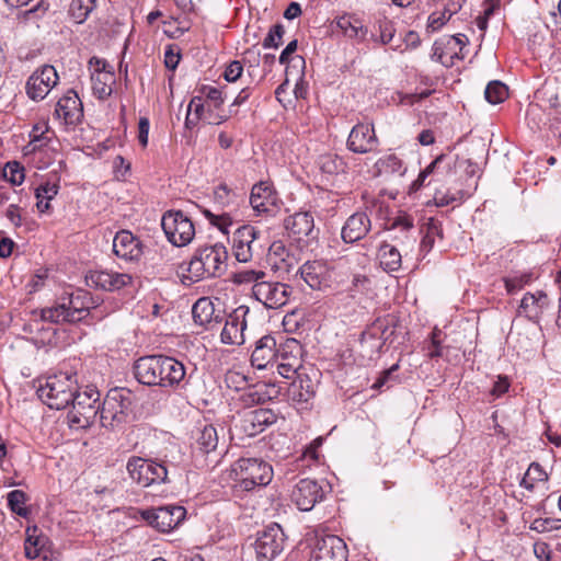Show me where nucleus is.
I'll list each match as a JSON object with an SVG mask.
<instances>
[{"label": "nucleus", "instance_id": "obj_35", "mask_svg": "<svg viewBox=\"0 0 561 561\" xmlns=\"http://www.w3.org/2000/svg\"><path fill=\"white\" fill-rule=\"evenodd\" d=\"M94 58L91 59V64ZM98 66L102 65V68H98L94 73L91 75L92 90L94 95L100 100H105L112 94V82L113 73L104 71L106 62L95 58Z\"/></svg>", "mask_w": 561, "mask_h": 561}, {"label": "nucleus", "instance_id": "obj_58", "mask_svg": "<svg viewBox=\"0 0 561 561\" xmlns=\"http://www.w3.org/2000/svg\"><path fill=\"white\" fill-rule=\"evenodd\" d=\"M50 144H51V139L47 136L43 137V140L36 142V145H34L33 142H28L24 147L25 154L33 153L36 156H41V154H47V152L49 150L55 151V149L50 146Z\"/></svg>", "mask_w": 561, "mask_h": 561}, {"label": "nucleus", "instance_id": "obj_52", "mask_svg": "<svg viewBox=\"0 0 561 561\" xmlns=\"http://www.w3.org/2000/svg\"><path fill=\"white\" fill-rule=\"evenodd\" d=\"M225 382L228 388L237 391L244 389L247 390L248 377L239 371L228 370L225 375Z\"/></svg>", "mask_w": 561, "mask_h": 561}, {"label": "nucleus", "instance_id": "obj_59", "mask_svg": "<svg viewBox=\"0 0 561 561\" xmlns=\"http://www.w3.org/2000/svg\"><path fill=\"white\" fill-rule=\"evenodd\" d=\"M243 72V66L240 60H232L229 65H227L224 78L228 82H236Z\"/></svg>", "mask_w": 561, "mask_h": 561}, {"label": "nucleus", "instance_id": "obj_40", "mask_svg": "<svg viewBox=\"0 0 561 561\" xmlns=\"http://www.w3.org/2000/svg\"><path fill=\"white\" fill-rule=\"evenodd\" d=\"M218 445V435L211 424H205L197 430L196 447L203 454H209Z\"/></svg>", "mask_w": 561, "mask_h": 561}, {"label": "nucleus", "instance_id": "obj_36", "mask_svg": "<svg viewBox=\"0 0 561 561\" xmlns=\"http://www.w3.org/2000/svg\"><path fill=\"white\" fill-rule=\"evenodd\" d=\"M378 259L383 271L391 273L400 270L402 256L396 245L382 242L378 249Z\"/></svg>", "mask_w": 561, "mask_h": 561}, {"label": "nucleus", "instance_id": "obj_11", "mask_svg": "<svg viewBox=\"0 0 561 561\" xmlns=\"http://www.w3.org/2000/svg\"><path fill=\"white\" fill-rule=\"evenodd\" d=\"M293 288L285 283L261 280L252 286L253 297L267 309L284 307L290 299Z\"/></svg>", "mask_w": 561, "mask_h": 561}, {"label": "nucleus", "instance_id": "obj_60", "mask_svg": "<svg viewBox=\"0 0 561 561\" xmlns=\"http://www.w3.org/2000/svg\"><path fill=\"white\" fill-rule=\"evenodd\" d=\"M413 228V219L409 215H400L396 217L389 230H400L402 232H409Z\"/></svg>", "mask_w": 561, "mask_h": 561}, {"label": "nucleus", "instance_id": "obj_17", "mask_svg": "<svg viewBox=\"0 0 561 561\" xmlns=\"http://www.w3.org/2000/svg\"><path fill=\"white\" fill-rule=\"evenodd\" d=\"M58 75L54 66L45 65L34 71L27 79L25 90L33 101L43 100L53 87L57 84Z\"/></svg>", "mask_w": 561, "mask_h": 561}, {"label": "nucleus", "instance_id": "obj_34", "mask_svg": "<svg viewBox=\"0 0 561 561\" xmlns=\"http://www.w3.org/2000/svg\"><path fill=\"white\" fill-rule=\"evenodd\" d=\"M114 394H106L102 405L100 407V423L103 427L115 430L126 423L127 416L123 410L118 408Z\"/></svg>", "mask_w": 561, "mask_h": 561}, {"label": "nucleus", "instance_id": "obj_2", "mask_svg": "<svg viewBox=\"0 0 561 561\" xmlns=\"http://www.w3.org/2000/svg\"><path fill=\"white\" fill-rule=\"evenodd\" d=\"M231 495L243 500L250 493L267 486L274 476L273 467L262 458L242 457L236 460L228 471Z\"/></svg>", "mask_w": 561, "mask_h": 561}, {"label": "nucleus", "instance_id": "obj_23", "mask_svg": "<svg viewBox=\"0 0 561 561\" xmlns=\"http://www.w3.org/2000/svg\"><path fill=\"white\" fill-rule=\"evenodd\" d=\"M85 279L89 286L105 291H116L133 283L131 275L108 270L90 271Z\"/></svg>", "mask_w": 561, "mask_h": 561}, {"label": "nucleus", "instance_id": "obj_44", "mask_svg": "<svg viewBox=\"0 0 561 561\" xmlns=\"http://www.w3.org/2000/svg\"><path fill=\"white\" fill-rule=\"evenodd\" d=\"M9 508L21 517H26L30 513L25 506L27 495L22 490H13L7 495Z\"/></svg>", "mask_w": 561, "mask_h": 561}, {"label": "nucleus", "instance_id": "obj_10", "mask_svg": "<svg viewBox=\"0 0 561 561\" xmlns=\"http://www.w3.org/2000/svg\"><path fill=\"white\" fill-rule=\"evenodd\" d=\"M140 516L151 527L160 533H170L176 528L186 516V510L181 505H165L140 511Z\"/></svg>", "mask_w": 561, "mask_h": 561}, {"label": "nucleus", "instance_id": "obj_53", "mask_svg": "<svg viewBox=\"0 0 561 561\" xmlns=\"http://www.w3.org/2000/svg\"><path fill=\"white\" fill-rule=\"evenodd\" d=\"M450 15L445 11H435L430 14L426 24V31L428 33H434L439 31L449 20Z\"/></svg>", "mask_w": 561, "mask_h": 561}, {"label": "nucleus", "instance_id": "obj_32", "mask_svg": "<svg viewBox=\"0 0 561 561\" xmlns=\"http://www.w3.org/2000/svg\"><path fill=\"white\" fill-rule=\"evenodd\" d=\"M288 399L294 403H308L317 391V382L305 373H297L288 387Z\"/></svg>", "mask_w": 561, "mask_h": 561}, {"label": "nucleus", "instance_id": "obj_61", "mask_svg": "<svg viewBox=\"0 0 561 561\" xmlns=\"http://www.w3.org/2000/svg\"><path fill=\"white\" fill-rule=\"evenodd\" d=\"M59 186L57 184L45 183L39 185L35 191V196L46 201H51L58 194Z\"/></svg>", "mask_w": 561, "mask_h": 561}, {"label": "nucleus", "instance_id": "obj_56", "mask_svg": "<svg viewBox=\"0 0 561 561\" xmlns=\"http://www.w3.org/2000/svg\"><path fill=\"white\" fill-rule=\"evenodd\" d=\"M378 32H379V41L381 44L386 45L389 44L394 35H396V27L392 21L388 19H382L378 21Z\"/></svg>", "mask_w": 561, "mask_h": 561}, {"label": "nucleus", "instance_id": "obj_30", "mask_svg": "<svg viewBox=\"0 0 561 561\" xmlns=\"http://www.w3.org/2000/svg\"><path fill=\"white\" fill-rule=\"evenodd\" d=\"M370 228L371 221L368 215L364 211H356L344 222L341 237L345 243H354L366 237Z\"/></svg>", "mask_w": 561, "mask_h": 561}, {"label": "nucleus", "instance_id": "obj_7", "mask_svg": "<svg viewBox=\"0 0 561 561\" xmlns=\"http://www.w3.org/2000/svg\"><path fill=\"white\" fill-rule=\"evenodd\" d=\"M99 401L100 392L96 388L87 387L82 392L77 389L73 399L70 401L71 409L67 415L70 426L77 428L90 427L100 414Z\"/></svg>", "mask_w": 561, "mask_h": 561}, {"label": "nucleus", "instance_id": "obj_55", "mask_svg": "<svg viewBox=\"0 0 561 561\" xmlns=\"http://www.w3.org/2000/svg\"><path fill=\"white\" fill-rule=\"evenodd\" d=\"M44 546V538L27 536L24 542V552L27 559H36L41 554V549Z\"/></svg>", "mask_w": 561, "mask_h": 561}, {"label": "nucleus", "instance_id": "obj_43", "mask_svg": "<svg viewBox=\"0 0 561 561\" xmlns=\"http://www.w3.org/2000/svg\"><path fill=\"white\" fill-rule=\"evenodd\" d=\"M507 96V87L499 80L489 82L484 90L485 100L493 105L504 102Z\"/></svg>", "mask_w": 561, "mask_h": 561}, {"label": "nucleus", "instance_id": "obj_5", "mask_svg": "<svg viewBox=\"0 0 561 561\" xmlns=\"http://www.w3.org/2000/svg\"><path fill=\"white\" fill-rule=\"evenodd\" d=\"M396 320L391 316L376 319L359 335L355 350L362 366H370L380 355L385 343L393 335Z\"/></svg>", "mask_w": 561, "mask_h": 561}, {"label": "nucleus", "instance_id": "obj_48", "mask_svg": "<svg viewBox=\"0 0 561 561\" xmlns=\"http://www.w3.org/2000/svg\"><path fill=\"white\" fill-rule=\"evenodd\" d=\"M533 277L530 273H523L518 275H512L504 278L506 291L508 294H515L524 288L531 282Z\"/></svg>", "mask_w": 561, "mask_h": 561}, {"label": "nucleus", "instance_id": "obj_14", "mask_svg": "<svg viewBox=\"0 0 561 561\" xmlns=\"http://www.w3.org/2000/svg\"><path fill=\"white\" fill-rule=\"evenodd\" d=\"M346 543L337 536L316 538L307 561H347Z\"/></svg>", "mask_w": 561, "mask_h": 561}, {"label": "nucleus", "instance_id": "obj_25", "mask_svg": "<svg viewBox=\"0 0 561 561\" xmlns=\"http://www.w3.org/2000/svg\"><path fill=\"white\" fill-rule=\"evenodd\" d=\"M551 309L548 295L541 290L526 293L518 307V314L534 323H539L543 314Z\"/></svg>", "mask_w": 561, "mask_h": 561}, {"label": "nucleus", "instance_id": "obj_31", "mask_svg": "<svg viewBox=\"0 0 561 561\" xmlns=\"http://www.w3.org/2000/svg\"><path fill=\"white\" fill-rule=\"evenodd\" d=\"M280 386L271 381H260L247 388L241 400L245 405L264 404L280 394Z\"/></svg>", "mask_w": 561, "mask_h": 561}, {"label": "nucleus", "instance_id": "obj_22", "mask_svg": "<svg viewBox=\"0 0 561 561\" xmlns=\"http://www.w3.org/2000/svg\"><path fill=\"white\" fill-rule=\"evenodd\" d=\"M291 501L300 511L308 512L324 497L322 486L312 479H301L291 491Z\"/></svg>", "mask_w": 561, "mask_h": 561}, {"label": "nucleus", "instance_id": "obj_4", "mask_svg": "<svg viewBox=\"0 0 561 561\" xmlns=\"http://www.w3.org/2000/svg\"><path fill=\"white\" fill-rule=\"evenodd\" d=\"M95 302L90 293L78 290L41 310V319L51 323H78L87 320Z\"/></svg>", "mask_w": 561, "mask_h": 561}, {"label": "nucleus", "instance_id": "obj_15", "mask_svg": "<svg viewBox=\"0 0 561 561\" xmlns=\"http://www.w3.org/2000/svg\"><path fill=\"white\" fill-rule=\"evenodd\" d=\"M457 158L442 153L437 156L424 170H422L416 180L410 186L411 192H417L423 186L432 182H440L444 176L454 172Z\"/></svg>", "mask_w": 561, "mask_h": 561}, {"label": "nucleus", "instance_id": "obj_57", "mask_svg": "<svg viewBox=\"0 0 561 561\" xmlns=\"http://www.w3.org/2000/svg\"><path fill=\"white\" fill-rule=\"evenodd\" d=\"M447 46V42L444 43L442 39L436 41L433 45V58L445 66L453 65V55L446 51Z\"/></svg>", "mask_w": 561, "mask_h": 561}, {"label": "nucleus", "instance_id": "obj_33", "mask_svg": "<svg viewBox=\"0 0 561 561\" xmlns=\"http://www.w3.org/2000/svg\"><path fill=\"white\" fill-rule=\"evenodd\" d=\"M192 316L196 324L207 330H214L222 321V317L216 313L215 306L208 297H202L196 300L192 307Z\"/></svg>", "mask_w": 561, "mask_h": 561}, {"label": "nucleus", "instance_id": "obj_12", "mask_svg": "<svg viewBox=\"0 0 561 561\" xmlns=\"http://www.w3.org/2000/svg\"><path fill=\"white\" fill-rule=\"evenodd\" d=\"M286 536L283 528L273 523L257 533L254 549L257 559L273 560L282 553L285 547Z\"/></svg>", "mask_w": 561, "mask_h": 561}, {"label": "nucleus", "instance_id": "obj_62", "mask_svg": "<svg viewBox=\"0 0 561 561\" xmlns=\"http://www.w3.org/2000/svg\"><path fill=\"white\" fill-rule=\"evenodd\" d=\"M302 318H298V312L293 311L289 313H286L283 319V325L286 331L288 332H296L299 330V328L304 324L301 323Z\"/></svg>", "mask_w": 561, "mask_h": 561}, {"label": "nucleus", "instance_id": "obj_39", "mask_svg": "<svg viewBox=\"0 0 561 561\" xmlns=\"http://www.w3.org/2000/svg\"><path fill=\"white\" fill-rule=\"evenodd\" d=\"M318 165L328 179L345 172L346 163L336 153H324L319 157Z\"/></svg>", "mask_w": 561, "mask_h": 561}, {"label": "nucleus", "instance_id": "obj_3", "mask_svg": "<svg viewBox=\"0 0 561 561\" xmlns=\"http://www.w3.org/2000/svg\"><path fill=\"white\" fill-rule=\"evenodd\" d=\"M228 250L220 242L198 245L187 262L184 279L193 284L207 278H219L228 270Z\"/></svg>", "mask_w": 561, "mask_h": 561}, {"label": "nucleus", "instance_id": "obj_47", "mask_svg": "<svg viewBox=\"0 0 561 561\" xmlns=\"http://www.w3.org/2000/svg\"><path fill=\"white\" fill-rule=\"evenodd\" d=\"M377 164L379 165V170L385 173H398L403 175L405 172L401 159H399L396 154H389L380 159Z\"/></svg>", "mask_w": 561, "mask_h": 561}, {"label": "nucleus", "instance_id": "obj_1", "mask_svg": "<svg viewBox=\"0 0 561 561\" xmlns=\"http://www.w3.org/2000/svg\"><path fill=\"white\" fill-rule=\"evenodd\" d=\"M134 376L137 381L148 387L175 389L186 376L184 365L167 355H147L135 360Z\"/></svg>", "mask_w": 561, "mask_h": 561}, {"label": "nucleus", "instance_id": "obj_63", "mask_svg": "<svg viewBox=\"0 0 561 561\" xmlns=\"http://www.w3.org/2000/svg\"><path fill=\"white\" fill-rule=\"evenodd\" d=\"M265 273L263 271H245L238 274L239 283H253L257 284V282L264 280Z\"/></svg>", "mask_w": 561, "mask_h": 561}, {"label": "nucleus", "instance_id": "obj_13", "mask_svg": "<svg viewBox=\"0 0 561 561\" xmlns=\"http://www.w3.org/2000/svg\"><path fill=\"white\" fill-rule=\"evenodd\" d=\"M263 251V244L260 242V231L251 226L243 225L233 233V253L237 261L247 263L252 260L254 254Z\"/></svg>", "mask_w": 561, "mask_h": 561}, {"label": "nucleus", "instance_id": "obj_45", "mask_svg": "<svg viewBox=\"0 0 561 561\" xmlns=\"http://www.w3.org/2000/svg\"><path fill=\"white\" fill-rule=\"evenodd\" d=\"M24 167L18 161H9L3 168V178L13 185H21L24 182Z\"/></svg>", "mask_w": 561, "mask_h": 561}, {"label": "nucleus", "instance_id": "obj_21", "mask_svg": "<svg viewBox=\"0 0 561 561\" xmlns=\"http://www.w3.org/2000/svg\"><path fill=\"white\" fill-rule=\"evenodd\" d=\"M249 312V307L239 306L226 318L220 333V340L224 344L241 345L244 343L245 317Z\"/></svg>", "mask_w": 561, "mask_h": 561}, {"label": "nucleus", "instance_id": "obj_28", "mask_svg": "<svg viewBox=\"0 0 561 561\" xmlns=\"http://www.w3.org/2000/svg\"><path fill=\"white\" fill-rule=\"evenodd\" d=\"M277 421V415L271 409H256L248 412L241 420V427L248 436L264 432Z\"/></svg>", "mask_w": 561, "mask_h": 561}, {"label": "nucleus", "instance_id": "obj_9", "mask_svg": "<svg viewBox=\"0 0 561 561\" xmlns=\"http://www.w3.org/2000/svg\"><path fill=\"white\" fill-rule=\"evenodd\" d=\"M167 239L175 247L187 245L195 236L192 220L182 210H168L161 219Z\"/></svg>", "mask_w": 561, "mask_h": 561}, {"label": "nucleus", "instance_id": "obj_29", "mask_svg": "<svg viewBox=\"0 0 561 561\" xmlns=\"http://www.w3.org/2000/svg\"><path fill=\"white\" fill-rule=\"evenodd\" d=\"M298 273L311 289L321 290L329 286V270L323 261H307L299 267Z\"/></svg>", "mask_w": 561, "mask_h": 561}, {"label": "nucleus", "instance_id": "obj_49", "mask_svg": "<svg viewBox=\"0 0 561 561\" xmlns=\"http://www.w3.org/2000/svg\"><path fill=\"white\" fill-rule=\"evenodd\" d=\"M236 193L226 184H219L214 190V201L222 208L229 207L234 203Z\"/></svg>", "mask_w": 561, "mask_h": 561}, {"label": "nucleus", "instance_id": "obj_37", "mask_svg": "<svg viewBox=\"0 0 561 561\" xmlns=\"http://www.w3.org/2000/svg\"><path fill=\"white\" fill-rule=\"evenodd\" d=\"M336 24L343 34L350 38L364 41L368 33L367 27H365L362 21L354 15L340 16Z\"/></svg>", "mask_w": 561, "mask_h": 561}, {"label": "nucleus", "instance_id": "obj_41", "mask_svg": "<svg viewBox=\"0 0 561 561\" xmlns=\"http://www.w3.org/2000/svg\"><path fill=\"white\" fill-rule=\"evenodd\" d=\"M96 0H72L69 7V15L77 24H82L95 9Z\"/></svg>", "mask_w": 561, "mask_h": 561}, {"label": "nucleus", "instance_id": "obj_54", "mask_svg": "<svg viewBox=\"0 0 561 561\" xmlns=\"http://www.w3.org/2000/svg\"><path fill=\"white\" fill-rule=\"evenodd\" d=\"M205 217L210 221V224L217 227L221 232L228 233V227L232 225V219L229 214L224 213L221 215H215L210 210H204Z\"/></svg>", "mask_w": 561, "mask_h": 561}, {"label": "nucleus", "instance_id": "obj_18", "mask_svg": "<svg viewBox=\"0 0 561 561\" xmlns=\"http://www.w3.org/2000/svg\"><path fill=\"white\" fill-rule=\"evenodd\" d=\"M250 205L256 216H273L278 210V195L267 182H259L251 190Z\"/></svg>", "mask_w": 561, "mask_h": 561}, {"label": "nucleus", "instance_id": "obj_50", "mask_svg": "<svg viewBox=\"0 0 561 561\" xmlns=\"http://www.w3.org/2000/svg\"><path fill=\"white\" fill-rule=\"evenodd\" d=\"M465 198L466 194L461 190H458L455 193H443L440 191H436L433 196L434 204L438 207L448 206L455 202H462Z\"/></svg>", "mask_w": 561, "mask_h": 561}, {"label": "nucleus", "instance_id": "obj_20", "mask_svg": "<svg viewBox=\"0 0 561 561\" xmlns=\"http://www.w3.org/2000/svg\"><path fill=\"white\" fill-rule=\"evenodd\" d=\"M285 228L297 242L313 241L318 238V230L314 227V219L309 211H298L285 219Z\"/></svg>", "mask_w": 561, "mask_h": 561}, {"label": "nucleus", "instance_id": "obj_6", "mask_svg": "<svg viewBox=\"0 0 561 561\" xmlns=\"http://www.w3.org/2000/svg\"><path fill=\"white\" fill-rule=\"evenodd\" d=\"M77 387L76 374L60 371L48 376L36 393L49 409L61 410L70 404Z\"/></svg>", "mask_w": 561, "mask_h": 561}, {"label": "nucleus", "instance_id": "obj_24", "mask_svg": "<svg viewBox=\"0 0 561 561\" xmlns=\"http://www.w3.org/2000/svg\"><path fill=\"white\" fill-rule=\"evenodd\" d=\"M113 253L125 261H139L144 253L141 240L129 230H119L113 239Z\"/></svg>", "mask_w": 561, "mask_h": 561}, {"label": "nucleus", "instance_id": "obj_26", "mask_svg": "<svg viewBox=\"0 0 561 561\" xmlns=\"http://www.w3.org/2000/svg\"><path fill=\"white\" fill-rule=\"evenodd\" d=\"M55 115L67 126H76L83 118V106L78 94L69 91L60 98L55 107Z\"/></svg>", "mask_w": 561, "mask_h": 561}, {"label": "nucleus", "instance_id": "obj_8", "mask_svg": "<svg viewBox=\"0 0 561 561\" xmlns=\"http://www.w3.org/2000/svg\"><path fill=\"white\" fill-rule=\"evenodd\" d=\"M126 470L129 478L142 488L167 483L169 481L168 469L164 462H158L153 459L131 456L127 460Z\"/></svg>", "mask_w": 561, "mask_h": 561}, {"label": "nucleus", "instance_id": "obj_42", "mask_svg": "<svg viewBox=\"0 0 561 561\" xmlns=\"http://www.w3.org/2000/svg\"><path fill=\"white\" fill-rule=\"evenodd\" d=\"M108 394H114L116 398V403L119 409L123 410V413L128 417L129 412L131 411V407L136 402L135 393L125 387L114 388L108 391Z\"/></svg>", "mask_w": 561, "mask_h": 561}, {"label": "nucleus", "instance_id": "obj_27", "mask_svg": "<svg viewBox=\"0 0 561 561\" xmlns=\"http://www.w3.org/2000/svg\"><path fill=\"white\" fill-rule=\"evenodd\" d=\"M277 344L274 336L267 334L256 341L251 354V365L256 369L273 367L277 360Z\"/></svg>", "mask_w": 561, "mask_h": 561}, {"label": "nucleus", "instance_id": "obj_19", "mask_svg": "<svg viewBox=\"0 0 561 561\" xmlns=\"http://www.w3.org/2000/svg\"><path fill=\"white\" fill-rule=\"evenodd\" d=\"M379 140L376 136L373 124L358 123L350 131L346 147L350 151L358 154L369 153L377 150Z\"/></svg>", "mask_w": 561, "mask_h": 561}, {"label": "nucleus", "instance_id": "obj_46", "mask_svg": "<svg viewBox=\"0 0 561 561\" xmlns=\"http://www.w3.org/2000/svg\"><path fill=\"white\" fill-rule=\"evenodd\" d=\"M199 96L205 98L207 102L211 103L215 110H219L225 102L222 92L213 85L203 84L198 89Z\"/></svg>", "mask_w": 561, "mask_h": 561}, {"label": "nucleus", "instance_id": "obj_51", "mask_svg": "<svg viewBox=\"0 0 561 561\" xmlns=\"http://www.w3.org/2000/svg\"><path fill=\"white\" fill-rule=\"evenodd\" d=\"M284 34L285 28L282 24L277 23L273 25L263 41V47L277 48L283 42Z\"/></svg>", "mask_w": 561, "mask_h": 561}, {"label": "nucleus", "instance_id": "obj_38", "mask_svg": "<svg viewBox=\"0 0 561 561\" xmlns=\"http://www.w3.org/2000/svg\"><path fill=\"white\" fill-rule=\"evenodd\" d=\"M423 237L420 243V254L425 257L434 248L437 238L443 239L442 225L431 218L422 229Z\"/></svg>", "mask_w": 561, "mask_h": 561}, {"label": "nucleus", "instance_id": "obj_16", "mask_svg": "<svg viewBox=\"0 0 561 561\" xmlns=\"http://www.w3.org/2000/svg\"><path fill=\"white\" fill-rule=\"evenodd\" d=\"M277 371L286 379L293 378L301 366L302 345L294 337L286 339L277 348Z\"/></svg>", "mask_w": 561, "mask_h": 561}, {"label": "nucleus", "instance_id": "obj_64", "mask_svg": "<svg viewBox=\"0 0 561 561\" xmlns=\"http://www.w3.org/2000/svg\"><path fill=\"white\" fill-rule=\"evenodd\" d=\"M526 473L528 474V478L530 477V480H534L535 482H541L548 479L547 472L538 462H531Z\"/></svg>", "mask_w": 561, "mask_h": 561}]
</instances>
